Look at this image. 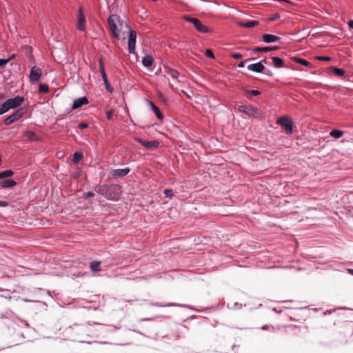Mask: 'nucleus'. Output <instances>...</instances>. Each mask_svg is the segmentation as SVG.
<instances>
[{"label":"nucleus","instance_id":"nucleus-40","mask_svg":"<svg viewBox=\"0 0 353 353\" xmlns=\"http://www.w3.org/2000/svg\"><path fill=\"white\" fill-rule=\"evenodd\" d=\"M252 59H253V58H250V59H245V60H243V61H241V62L237 65V66H238L239 68H243V67L245 66V63L246 62H248V61H250V60H252Z\"/></svg>","mask_w":353,"mask_h":353},{"label":"nucleus","instance_id":"nucleus-11","mask_svg":"<svg viewBox=\"0 0 353 353\" xmlns=\"http://www.w3.org/2000/svg\"><path fill=\"white\" fill-rule=\"evenodd\" d=\"M135 141L142 145L147 149L154 148L159 145V142L157 141H145L139 137H136Z\"/></svg>","mask_w":353,"mask_h":353},{"label":"nucleus","instance_id":"nucleus-18","mask_svg":"<svg viewBox=\"0 0 353 353\" xmlns=\"http://www.w3.org/2000/svg\"><path fill=\"white\" fill-rule=\"evenodd\" d=\"M278 46H273V47H258L254 49H253L254 53H258V52H266L272 50H278Z\"/></svg>","mask_w":353,"mask_h":353},{"label":"nucleus","instance_id":"nucleus-49","mask_svg":"<svg viewBox=\"0 0 353 353\" xmlns=\"http://www.w3.org/2000/svg\"><path fill=\"white\" fill-rule=\"evenodd\" d=\"M87 196H94V193H93V192H88L87 193Z\"/></svg>","mask_w":353,"mask_h":353},{"label":"nucleus","instance_id":"nucleus-21","mask_svg":"<svg viewBox=\"0 0 353 353\" xmlns=\"http://www.w3.org/2000/svg\"><path fill=\"white\" fill-rule=\"evenodd\" d=\"M154 60L153 57L150 55L145 56L142 59V63L145 67L149 68L152 66Z\"/></svg>","mask_w":353,"mask_h":353},{"label":"nucleus","instance_id":"nucleus-33","mask_svg":"<svg viewBox=\"0 0 353 353\" xmlns=\"http://www.w3.org/2000/svg\"><path fill=\"white\" fill-rule=\"evenodd\" d=\"M49 91L48 85L46 84H40L39 86V93H46Z\"/></svg>","mask_w":353,"mask_h":353},{"label":"nucleus","instance_id":"nucleus-41","mask_svg":"<svg viewBox=\"0 0 353 353\" xmlns=\"http://www.w3.org/2000/svg\"><path fill=\"white\" fill-rule=\"evenodd\" d=\"M9 61L10 59H0V67H3L6 65Z\"/></svg>","mask_w":353,"mask_h":353},{"label":"nucleus","instance_id":"nucleus-29","mask_svg":"<svg viewBox=\"0 0 353 353\" xmlns=\"http://www.w3.org/2000/svg\"><path fill=\"white\" fill-rule=\"evenodd\" d=\"M10 109L8 103L6 101L1 106H0V115L8 112Z\"/></svg>","mask_w":353,"mask_h":353},{"label":"nucleus","instance_id":"nucleus-22","mask_svg":"<svg viewBox=\"0 0 353 353\" xmlns=\"http://www.w3.org/2000/svg\"><path fill=\"white\" fill-rule=\"evenodd\" d=\"M25 137L30 141H36L39 139V136L34 132L28 131L25 133Z\"/></svg>","mask_w":353,"mask_h":353},{"label":"nucleus","instance_id":"nucleus-25","mask_svg":"<svg viewBox=\"0 0 353 353\" xmlns=\"http://www.w3.org/2000/svg\"><path fill=\"white\" fill-rule=\"evenodd\" d=\"M272 60L276 68H280L283 66V61L282 59L277 57H272Z\"/></svg>","mask_w":353,"mask_h":353},{"label":"nucleus","instance_id":"nucleus-27","mask_svg":"<svg viewBox=\"0 0 353 353\" xmlns=\"http://www.w3.org/2000/svg\"><path fill=\"white\" fill-rule=\"evenodd\" d=\"M83 157V153L79 152H76L73 154L72 157V163L74 164L77 163Z\"/></svg>","mask_w":353,"mask_h":353},{"label":"nucleus","instance_id":"nucleus-4","mask_svg":"<svg viewBox=\"0 0 353 353\" xmlns=\"http://www.w3.org/2000/svg\"><path fill=\"white\" fill-rule=\"evenodd\" d=\"M137 33L134 30L129 28L128 48L130 54H136Z\"/></svg>","mask_w":353,"mask_h":353},{"label":"nucleus","instance_id":"nucleus-39","mask_svg":"<svg viewBox=\"0 0 353 353\" xmlns=\"http://www.w3.org/2000/svg\"><path fill=\"white\" fill-rule=\"evenodd\" d=\"M106 118L108 121L112 120V114H113V110H108L106 111Z\"/></svg>","mask_w":353,"mask_h":353},{"label":"nucleus","instance_id":"nucleus-53","mask_svg":"<svg viewBox=\"0 0 353 353\" xmlns=\"http://www.w3.org/2000/svg\"><path fill=\"white\" fill-rule=\"evenodd\" d=\"M22 300H23V301H25V302H29V301H30V300L25 299H22Z\"/></svg>","mask_w":353,"mask_h":353},{"label":"nucleus","instance_id":"nucleus-28","mask_svg":"<svg viewBox=\"0 0 353 353\" xmlns=\"http://www.w3.org/2000/svg\"><path fill=\"white\" fill-rule=\"evenodd\" d=\"M100 264L99 261H92L90 263V268L93 272H97L99 271Z\"/></svg>","mask_w":353,"mask_h":353},{"label":"nucleus","instance_id":"nucleus-6","mask_svg":"<svg viewBox=\"0 0 353 353\" xmlns=\"http://www.w3.org/2000/svg\"><path fill=\"white\" fill-rule=\"evenodd\" d=\"M86 19L85 15L82 10V8L80 7L78 10V14H77V28L80 31H84L86 28Z\"/></svg>","mask_w":353,"mask_h":353},{"label":"nucleus","instance_id":"nucleus-17","mask_svg":"<svg viewBox=\"0 0 353 353\" xmlns=\"http://www.w3.org/2000/svg\"><path fill=\"white\" fill-rule=\"evenodd\" d=\"M150 107L151 108L152 110L154 112L157 117L162 120L163 119V114L161 112L159 108L152 102H149Z\"/></svg>","mask_w":353,"mask_h":353},{"label":"nucleus","instance_id":"nucleus-31","mask_svg":"<svg viewBox=\"0 0 353 353\" xmlns=\"http://www.w3.org/2000/svg\"><path fill=\"white\" fill-rule=\"evenodd\" d=\"M99 71H100V73L101 74L103 81L105 79H108L106 73L105 72L104 64L101 61H99Z\"/></svg>","mask_w":353,"mask_h":353},{"label":"nucleus","instance_id":"nucleus-3","mask_svg":"<svg viewBox=\"0 0 353 353\" xmlns=\"http://www.w3.org/2000/svg\"><path fill=\"white\" fill-rule=\"evenodd\" d=\"M183 19L186 21L191 23L198 32L201 33L210 32V29L206 26L203 25L197 18L192 17L188 15H184L183 16Z\"/></svg>","mask_w":353,"mask_h":353},{"label":"nucleus","instance_id":"nucleus-1","mask_svg":"<svg viewBox=\"0 0 353 353\" xmlns=\"http://www.w3.org/2000/svg\"><path fill=\"white\" fill-rule=\"evenodd\" d=\"M67 334L74 341L83 342L85 337L89 336V327L86 325L74 324L68 328Z\"/></svg>","mask_w":353,"mask_h":353},{"label":"nucleus","instance_id":"nucleus-7","mask_svg":"<svg viewBox=\"0 0 353 353\" xmlns=\"http://www.w3.org/2000/svg\"><path fill=\"white\" fill-rule=\"evenodd\" d=\"M278 123L285 130L288 134H290L293 131L292 121L287 117H281L278 120Z\"/></svg>","mask_w":353,"mask_h":353},{"label":"nucleus","instance_id":"nucleus-34","mask_svg":"<svg viewBox=\"0 0 353 353\" xmlns=\"http://www.w3.org/2000/svg\"><path fill=\"white\" fill-rule=\"evenodd\" d=\"M244 92L245 94H250L252 96H258L261 94V92L255 90H249L248 88L244 89Z\"/></svg>","mask_w":353,"mask_h":353},{"label":"nucleus","instance_id":"nucleus-2","mask_svg":"<svg viewBox=\"0 0 353 353\" xmlns=\"http://www.w3.org/2000/svg\"><path fill=\"white\" fill-rule=\"evenodd\" d=\"M108 23L112 37L117 39L119 38L120 32L123 26L128 29L130 28L128 24L121 21L117 14L110 15L108 19Z\"/></svg>","mask_w":353,"mask_h":353},{"label":"nucleus","instance_id":"nucleus-24","mask_svg":"<svg viewBox=\"0 0 353 353\" xmlns=\"http://www.w3.org/2000/svg\"><path fill=\"white\" fill-rule=\"evenodd\" d=\"M344 132L341 130L334 129L330 132V135L334 139H339L343 137Z\"/></svg>","mask_w":353,"mask_h":353},{"label":"nucleus","instance_id":"nucleus-45","mask_svg":"<svg viewBox=\"0 0 353 353\" xmlns=\"http://www.w3.org/2000/svg\"><path fill=\"white\" fill-rule=\"evenodd\" d=\"M8 205V202L4 201H0V207H6Z\"/></svg>","mask_w":353,"mask_h":353},{"label":"nucleus","instance_id":"nucleus-5","mask_svg":"<svg viewBox=\"0 0 353 353\" xmlns=\"http://www.w3.org/2000/svg\"><path fill=\"white\" fill-rule=\"evenodd\" d=\"M26 112L25 108H19L17 111L14 112L12 114L8 116L3 121L6 125H9L12 123L18 121L21 117H23Z\"/></svg>","mask_w":353,"mask_h":353},{"label":"nucleus","instance_id":"nucleus-32","mask_svg":"<svg viewBox=\"0 0 353 353\" xmlns=\"http://www.w3.org/2000/svg\"><path fill=\"white\" fill-rule=\"evenodd\" d=\"M332 71L336 75L339 77H342L345 74V71L341 68L334 67L332 68Z\"/></svg>","mask_w":353,"mask_h":353},{"label":"nucleus","instance_id":"nucleus-36","mask_svg":"<svg viewBox=\"0 0 353 353\" xmlns=\"http://www.w3.org/2000/svg\"><path fill=\"white\" fill-rule=\"evenodd\" d=\"M103 82H104V85H105V89L108 91H109L110 92H112L114 89L111 86V85L109 83L108 80V79H105V80H103Z\"/></svg>","mask_w":353,"mask_h":353},{"label":"nucleus","instance_id":"nucleus-56","mask_svg":"<svg viewBox=\"0 0 353 353\" xmlns=\"http://www.w3.org/2000/svg\"><path fill=\"white\" fill-rule=\"evenodd\" d=\"M152 1H157V0H152Z\"/></svg>","mask_w":353,"mask_h":353},{"label":"nucleus","instance_id":"nucleus-14","mask_svg":"<svg viewBox=\"0 0 353 353\" xmlns=\"http://www.w3.org/2000/svg\"><path fill=\"white\" fill-rule=\"evenodd\" d=\"M130 172V169L125 168L123 169H115L112 171V175L118 178H122L126 176Z\"/></svg>","mask_w":353,"mask_h":353},{"label":"nucleus","instance_id":"nucleus-54","mask_svg":"<svg viewBox=\"0 0 353 353\" xmlns=\"http://www.w3.org/2000/svg\"><path fill=\"white\" fill-rule=\"evenodd\" d=\"M266 74H268V75H271V74L270 73V72H265Z\"/></svg>","mask_w":353,"mask_h":353},{"label":"nucleus","instance_id":"nucleus-38","mask_svg":"<svg viewBox=\"0 0 353 353\" xmlns=\"http://www.w3.org/2000/svg\"><path fill=\"white\" fill-rule=\"evenodd\" d=\"M163 194L166 197L172 198V190L171 189H165L163 191Z\"/></svg>","mask_w":353,"mask_h":353},{"label":"nucleus","instance_id":"nucleus-51","mask_svg":"<svg viewBox=\"0 0 353 353\" xmlns=\"http://www.w3.org/2000/svg\"><path fill=\"white\" fill-rule=\"evenodd\" d=\"M3 98H4V94L2 93H0V99H3Z\"/></svg>","mask_w":353,"mask_h":353},{"label":"nucleus","instance_id":"nucleus-19","mask_svg":"<svg viewBox=\"0 0 353 353\" xmlns=\"http://www.w3.org/2000/svg\"><path fill=\"white\" fill-rule=\"evenodd\" d=\"M239 110L240 112L248 115H251L255 112L254 108L250 105H241L239 106Z\"/></svg>","mask_w":353,"mask_h":353},{"label":"nucleus","instance_id":"nucleus-37","mask_svg":"<svg viewBox=\"0 0 353 353\" xmlns=\"http://www.w3.org/2000/svg\"><path fill=\"white\" fill-rule=\"evenodd\" d=\"M315 60H319V61H328L331 60V58L330 57L327 56H315L314 57Z\"/></svg>","mask_w":353,"mask_h":353},{"label":"nucleus","instance_id":"nucleus-12","mask_svg":"<svg viewBox=\"0 0 353 353\" xmlns=\"http://www.w3.org/2000/svg\"><path fill=\"white\" fill-rule=\"evenodd\" d=\"M89 101L86 97L79 98L74 101L72 105V110H77L84 105H87Z\"/></svg>","mask_w":353,"mask_h":353},{"label":"nucleus","instance_id":"nucleus-55","mask_svg":"<svg viewBox=\"0 0 353 353\" xmlns=\"http://www.w3.org/2000/svg\"><path fill=\"white\" fill-rule=\"evenodd\" d=\"M266 74H268V75H271V74L270 73V72H265Z\"/></svg>","mask_w":353,"mask_h":353},{"label":"nucleus","instance_id":"nucleus-50","mask_svg":"<svg viewBox=\"0 0 353 353\" xmlns=\"http://www.w3.org/2000/svg\"><path fill=\"white\" fill-rule=\"evenodd\" d=\"M152 319V318H145V319H142L141 321H150Z\"/></svg>","mask_w":353,"mask_h":353},{"label":"nucleus","instance_id":"nucleus-52","mask_svg":"<svg viewBox=\"0 0 353 353\" xmlns=\"http://www.w3.org/2000/svg\"><path fill=\"white\" fill-rule=\"evenodd\" d=\"M348 271L351 274L353 275V269H350Z\"/></svg>","mask_w":353,"mask_h":353},{"label":"nucleus","instance_id":"nucleus-8","mask_svg":"<svg viewBox=\"0 0 353 353\" xmlns=\"http://www.w3.org/2000/svg\"><path fill=\"white\" fill-rule=\"evenodd\" d=\"M41 77V69L37 66H33L30 72L29 79L31 83H34L40 80Z\"/></svg>","mask_w":353,"mask_h":353},{"label":"nucleus","instance_id":"nucleus-16","mask_svg":"<svg viewBox=\"0 0 353 353\" xmlns=\"http://www.w3.org/2000/svg\"><path fill=\"white\" fill-rule=\"evenodd\" d=\"M262 39L265 43H273L280 41L281 38L276 35L264 34L262 35Z\"/></svg>","mask_w":353,"mask_h":353},{"label":"nucleus","instance_id":"nucleus-30","mask_svg":"<svg viewBox=\"0 0 353 353\" xmlns=\"http://www.w3.org/2000/svg\"><path fill=\"white\" fill-rule=\"evenodd\" d=\"M14 174V172L12 170H7L0 172V179L12 176Z\"/></svg>","mask_w":353,"mask_h":353},{"label":"nucleus","instance_id":"nucleus-48","mask_svg":"<svg viewBox=\"0 0 353 353\" xmlns=\"http://www.w3.org/2000/svg\"><path fill=\"white\" fill-rule=\"evenodd\" d=\"M269 327H270L269 325H265L262 326L261 329L263 330H266L269 328Z\"/></svg>","mask_w":353,"mask_h":353},{"label":"nucleus","instance_id":"nucleus-26","mask_svg":"<svg viewBox=\"0 0 353 353\" xmlns=\"http://www.w3.org/2000/svg\"><path fill=\"white\" fill-rule=\"evenodd\" d=\"M166 72L168 75H170L172 79H178L179 77V73L177 70L168 68L166 70Z\"/></svg>","mask_w":353,"mask_h":353},{"label":"nucleus","instance_id":"nucleus-47","mask_svg":"<svg viewBox=\"0 0 353 353\" xmlns=\"http://www.w3.org/2000/svg\"><path fill=\"white\" fill-rule=\"evenodd\" d=\"M348 26L350 28H352L353 29V20H350L348 22Z\"/></svg>","mask_w":353,"mask_h":353},{"label":"nucleus","instance_id":"nucleus-9","mask_svg":"<svg viewBox=\"0 0 353 353\" xmlns=\"http://www.w3.org/2000/svg\"><path fill=\"white\" fill-rule=\"evenodd\" d=\"M119 190V188L116 185L108 187L106 190L105 196L110 200H118L119 197L118 192Z\"/></svg>","mask_w":353,"mask_h":353},{"label":"nucleus","instance_id":"nucleus-42","mask_svg":"<svg viewBox=\"0 0 353 353\" xmlns=\"http://www.w3.org/2000/svg\"><path fill=\"white\" fill-rule=\"evenodd\" d=\"M205 55L208 58H214V54L212 50H206L205 52Z\"/></svg>","mask_w":353,"mask_h":353},{"label":"nucleus","instance_id":"nucleus-23","mask_svg":"<svg viewBox=\"0 0 353 353\" xmlns=\"http://www.w3.org/2000/svg\"><path fill=\"white\" fill-rule=\"evenodd\" d=\"M258 24V21H248L246 22H241L239 23V26L247 28H251L252 27H254L255 26H257Z\"/></svg>","mask_w":353,"mask_h":353},{"label":"nucleus","instance_id":"nucleus-13","mask_svg":"<svg viewBox=\"0 0 353 353\" xmlns=\"http://www.w3.org/2000/svg\"><path fill=\"white\" fill-rule=\"evenodd\" d=\"M248 69L254 72H262L265 69L262 61L256 63L250 64L248 65Z\"/></svg>","mask_w":353,"mask_h":353},{"label":"nucleus","instance_id":"nucleus-44","mask_svg":"<svg viewBox=\"0 0 353 353\" xmlns=\"http://www.w3.org/2000/svg\"><path fill=\"white\" fill-rule=\"evenodd\" d=\"M78 127L79 129H85L88 127V124L86 122H81Z\"/></svg>","mask_w":353,"mask_h":353},{"label":"nucleus","instance_id":"nucleus-46","mask_svg":"<svg viewBox=\"0 0 353 353\" xmlns=\"http://www.w3.org/2000/svg\"><path fill=\"white\" fill-rule=\"evenodd\" d=\"M138 300H132V299H129V300H125V302L130 303V304H133L135 301H137Z\"/></svg>","mask_w":353,"mask_h":353},{"label":"nucleus","instance_id":"nucleus-15","mask_svg":"<svg viewBox=\"0 0 353 353\" xmlns=\"http://www.w3.org/2000/svg\"><path fill=\"white\" fill-rule=\"evenodd\" d=\"M150 305L154 306V307H182L184 306V305H179L174 303H158V302H151L149 303Z\"/></svg>","mask_w":353,"mask_h":353},{"label":"nucleus","instance_id":"nucleus-43","mask_svg":"<svg viewBox=\"0 0 353 353\" xmlns=\"http://www.w3.org/2000/svg\"><path fill=\"white\" fill-rule=\"evenodd\" d=\"M230 56L231 57L236 59H241L243 57L241 54L237 52L232 53Z\"/></svg>","mask_w":353,"mask_h":353},{"label":"nucleus","instance_id":"nucleus-35","mask_svg":"<svg viewBox=\"0 0 353 353\" xmlns=\"http://www.w3.org/2000/svg\"><path fill=\"white\" fill-rule=\"evenodd\" d=\"M295 61L297 62V63H299L305 66H308L309 65V61H307V60H305L303 59H301V58H295Z\"/></svg>","mask_w":353,"mask_h":353},{"label":"nucleus","instance_id":"nucleus-10","mask_svg":"<svg viewBox=\"0 0 353 353\" xmlns=\"http://www.w3.org/2000/svg\"><path fill=\"white\" fill-rule=\"evenodd\" d=\"M24 97L21 96H17L14 98L9 99L6 101L10 109H15L19 108L23 102Z\"/></svg>","mask_w":353,"mask_h":353},{"label":"nucleus","instance_id":"nucleus-20","mask_svg":"<svg viewBox=\"0 0 353 353\" xmlns=\"http://www.w3.org/2000/svg\"><path fill=\"white\" fill-rule=\"evenodd\" d=\"M17 183L13 179H5L1 181L0 185L3 188H13Z\"/></svg>","mask_w":353,"mask_h":353}]
</instances>
